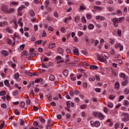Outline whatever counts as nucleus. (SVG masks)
<instances>
[{"instance_id": "45", "label": "nucleus", "mask_w": 129, "mask_h": 129, "mask_svg": "<svg viewBox=\"0 0 129 129\" xmlns=\"http://www.w3.org/2000/svg\"><path fill=\"white\" fill-rule=\"evenodd\" d=\"M128 104H129L128 101L125 100L124 101L123 105H124L125 106L126 105H128Z\"/></svg>"}, {"instance_id": "19", "label": "nucleus", "mask_w": 129, "mask_h": 129, "mask_svg": "<svg viewBox=\"0 0 129 129\" xmlns=\"http://www.w3.org/2000/svg\"><path fill=\"white\" fill-rule=\"evenodd\" d=\"M72 20V17H67L65 19L64 22L66 23V24H68V21H71Z\"/></svg>"}, {"instance_id": "62", "label": "nucleus", "mask_w": 129, "mask_h": 129, "mask_svg": "<svg viewBox=\"0 0 129 129\" xmlns=\"http://www.w3.org/2000/svg\"><path fill=\"white\" fill-rule=\"evenodd\" d=\"M86 107V105L85 104H83V105H81V109H85Z\"/></svg>"}, {"instance_id": "57", "label": "nucleus", "mask_w": 129, "mask_h": 129, "mask_svg": "<svg viewBox=\"0 0 129 129\" xmlns=\"http://www.w3.org/2000/svg\"><path fill=\"white\" fill-rule=\"evenodd\" d=\"M28 55V51L27 50H25L23 52L22 56H27Z\"/></svg>"}, {"instance_id": "53", "label": "nucleus", "mask_w": 129, "mask_h": 129, "mask_svg": "<svg viewBox=\"0 0 129 129\" xmlns=\"http://www.w3.org/2000/svg\"><path fill=\"white\" fill-rule=\"evenodd\" d=\"M12 5H13V6H17L18 5V3L15 2H12L10 4V6H12Z\"/></svg>"}, {"instance_id": "2", "label": "nucleus", "mask_w": 129, "mask_h": 129, "mask_svg": "<svg viewBox=\"0 0 129 129\" xmlns=\"http://www.w3.org/2000/svg\"><path fill=\"white\" fill-rule=\"evenodd\" d=\"M121 116H122V120L124 122H126V121H129V114L126 112H122L121 113Z\"/></svg>"}, {"instance_id": "13", "label": "nucleus", "mask_w": 129, "mask_h": 129, "mask_svg": "<svg viewBox=\"0 0 129 129\" xmlns=\"http://www.w3.org/2000/svg\"><path fill=\"white\" fill-rule=\"evenodd\" d=\"M74 55H76L78 56L79 55V51L78 50V48H76L73 50Z\"/></svg>"}, {"instance_id": "23", "label": "nucleus", "mask_w": 129, "mask_h": 129, "mask_svg": "<svg viewBox=\"0 0 129 129\" xmlns=\"http://www.w3.org/2000/svg\"><path fill=\"white\" fill-rule=\"evenodd\" d=\"M55 47H56V44L55 43H50L49 45V49H53V48H55Z\"/></svg>"}, {"instance_id": "21", "label": "nucleus", "mask_w": 129, "mask_h": 129, "mask_svg": "<svg viewBox=\"0 0 129 129\" xmlns=\"http://www.w3.org/2000/svg\"><path fill=\"white\" fill-rule=\"evenodd\" d=\"M88 29H89V30H93V29H94V25L92 24H90L88 25Z\"/></svg>"}, {"instance_id": "17", "label": "nucleus", "mask_w": 129, "mask_h": 129, "mask_svg": "<svg viewBox=\"0 0 129 129\" xmlns=\"http://www.w3.org/2000/svg\"><path fill=\"white\" fill-rule=\"evenodd\" d=\"M57 52L59 54H63V52H64V50L61 47H58L57 48Z\"/></svg>"}, {"instance_id": "33", "label": "nucleus", "mask_w": 129, "mask_h": 129, "mask_svg": "<svg viewBox=\"0 0 129 129\" xmlns=\"http://www.w3.org/2000/svg\"><path fill=\"white\" fill-rule=\"evenodd\" d=\"M117 35L118 37H121V30L118 29L117 31Z\"/></svg>"}, {"instance_id": "11", "label": "nucleus", "mask_w": 129, "mask_h": 129, "mask_svg": "<svg viewBox=\"0 0 129 129\" xmlns=\"http://www.w3.org/2000/svg\"><path fill=\"white\" fill-rule=\"evenodd\" d=\"M105 18L103 16H98L96 17V20H100V21H104Z\"/></svg>"}, {"instance_id": "42", "label": "nucleus", "mask_w": 129, "mask_h": 129, "mask_svg": "<svg viewBox=\"0 0 129 129\" xmlns=\"http://www.w3.org/2000/svg\"><path fill=\"white\" fill-rule=\"evenodd\" d=\"M33 125L34 126H39V123L38 122V121H35L34 122H33Z\"/></svg>"}, {"instance_id": "1", "label": "nucleus", "mask_w": 129, "mask_h": 129, "mask_svg": "<svg viewBox=\"0 0 129 129\" xmlns=\"http://www.w3.org/2000/svg\"><path fill=\"white\" fill-rule=\"evenodd\" d=\"M125 18L123 17H120V18H114L111 20L112 22H113V25L114 27L115 28H117L118 27V24L120 23H122L123 21H124Z\"/></svg>"}, {"instance_id": "32", "label": "nucleus", "mask_w": 129, "mask_h": 129, "mask_svg": "<svg viewBox=\"0 0 129 129\" xmlns=\"http://www.w3.org/2000/svg\"><path fill=\"white\" fill-rule=\"evenodd\" d=\"M110 54L112 56H113V55L115 54V50L114 49H111V50L110 51Z\"/></svg>"}, {"instance_id": "18", "label": "nucleus", "mask_w": 129, "mask_h": 129, "mask_svg": "<svg viewBox=\"0 0 129 129\" xmlns=\"http://www.w3.org/2000/svg\"><path fill=\"white\" fill-rule=\"evenodd\" d=\"M4 84H5L6 86H7V87H10V86H11V84H10V82L8 80H6L4 81Z\"/></svg>"}, {"instance_id": "5", "label": "nucleus", "mask_w": 129, "mask_h": 129, "mask_svg": "<svg viewBox=\"0 0 129 129\" xmlns=\"http://www.w3.org/2000/svg\"><path fill=\"white\" fill-rule=\"evenodd\" d=\"M115 48L118 49L119 48L120 51H122L123 50V46H122L120 43H116L115 45Z\"/></svg>"}, {"instance_id": "39", "label": "nucleus", "mask_w": 129, "mask_h": 129, "mask_svg": "<svg viewBox=\"0 0 129 129\" xmlns=\"http://www.w3.org/2000/svg\"><path fill=\"white\" fill-rule=\"evenodd\" d=\"M7 94V92L6 91H2L0 92V96H3V95H6Z\"/></svg>"}, {"instance_id": "63", "label": "nucleus", "mask_w": 129, "mask_h": 129, "mask_svg": "<svg viewBox=\"0 0 129 129\" xmlns=\"http://www.w3.org/2000/svg\"><path fill=\"white\" fill-rule=\"evenodd\" d=\"M70 95L71 96H74V92H73V91H70Z\"/></svg>"}, {"instance_id": "35", "label": "nucleus", "mask_w": 129, "mask_h": 129, "mask_svg": "<svg viewBox=\"0 0 129 129\" xmlns=\"http://www.w3.org/2000/svg\"><path fill=\"white\" fill-rule=\"evenodd\" d=\"M22 18H20L18 22V24L20 25V27H23V22H22Z\"/></svg>"}, {"instance_id": "38", "label": "nucleus", "mask_w": 129, "mask_h": 129, "mask_svg": "<svg viewBox=\"0 0 129 129\" xmlns=\"http://www.w3.org/2000/svg\"><path fill=\"white\" fill-rule=\"evenodd\" d=\"M25 102L22 101L21 102L20 106V107H21V108H24L25 107Z\"/></svg>"}, {"instance_id": "6", "label": "nucleus", "mask_w": 129, "mask_h": 129, "mask_svg": "<svg viewBox=\"0 0 129 129\" xmlns=\"http://www.w3.org/2000/svg\"><path fill=\"white\" fill-rule=\"evenodd\" d=\"M102 56L104 59H108L110 55L107 52H103L102 53Z\"/></svg>"}, {"instance_id": "24", "label": "nucleus", "mask_w": 129, "mask_h": 129, "mask_svg": "<svg viewBox=\"0 0 129 129\" xmlns=\"http://www.w3.org/2000/svg\"><path fill=\"white\" fill-rule=\"evenodd\" d=\"M94 10H96V11H102V8H101L99 6H94Z\"/></svg>"}, {"instance_id": "4", "label": "nucleus", "mask_w": 129, "mask_h": 129, "mask_svg": "<svg viewBox=\"0 0 129 129\" xmlns=\"http://www.w3.org/2000/svg\"><path fill=\"white\" fill-rule=\"evenodd\" d=\"M85 41H86L87 45L90 46V45H91V44L94 42V39H92L90 40L88 39V37H86L85 38Z\"/></svg>"}, {"instance_id": "54", "label": "nucleus", "mask_w": 129, "mask_h": 129, "mask_svg": "<svg viewBox=\"0 0 129 129\" xmlns=\"http://www.w3.org/2000/svg\"><path fill=\"white\" fill-rule=\"evenodd\" d=\"M20 121H21L20 125L23 126L25 124V121L24 120L21 119Z\"/></svg>"}, {"instance_id": "64", "label": "nucleus", "mask_w": 129, "mask_h": 129, "mask_svg": "<svg viewBox=\"0 0 129 129\" xmlns=\"http://www.w3.org/2000/svg\"><path fill=\"white\" fill-rule=\"evenodd\" d=\"M78 34V36H83L84 33L83 32L79 31Z\"/></svg>"}, {"instance_id": "12", "label": "nucleus", "mask_w": 129, "mask_h": 129, "mask_svg": "<svg viewBox=\"0 0 129 129\" xmlns=\"http://www.w3.org/2000/svg\"><path fill=\"white\" fill-rule=\"evenodd\" d=\"M90 70H96L98 69V67L95 65H92L90 67Z\"/></svg>"}, {"instance_id": "20", "label": "nucleus", "mask_w": 129, "mask_h": 129, "mask_svg": "<svg viewBox=\"0 0 129 129\" xmlns=\"http://www.w3.org/2000/svg\"><path fill=\"white\" fill-rule=\"evenodd\" d=\"M29 14L31 16V17H32V18H34V17H35V12H34V11H33V10L30 11Z\"/></svg>"}, {"instance_id": "49", "label": "nucleus", "mask_w": 129, "mask_h": 129, "mask_svg": "<svg viewBox=\"0 0 129 129\" xmlns=\"http://www.w3.org/2000/svg\"><path fill=\"white\" fill-rule=\"evenodd\" d=\"M8 44L9 45H11L12 43V40H11L10 38H8L7 40Z\"/></svg>"}, {"instance_id": "14", "label": "nucleus", "mask_w": 129, "mask_h": 129, "mask_svg": "<svg viewBox=\"0 0 129 129\" xmlns=\"http://www.w3.org/2000/svg\"><path fill=\"white\" fill-rule=\"evenodd\" d=\"M114 88L116 90L119 89V82H116L114 84Z\"/></svg>"}, {"instance_id": "46", "label": "nucleus", "mask_w": 129, "mask_h": 129, "mask_svg": "<svg viewBox=\"0 0 129 129\" xmlns=\"http://www.w3.org/2000/svg\"><path fill=\"white\" fill-rule=\"evenodd\" d=\"M81 21L82 22H83V23H86V19H85V17L83 16V17H82Z\"/></svg>"}, {"instance_id": "37", "label": "nucleus", "mask_w": 129, "mask_h": 129, "mask_svg": "<svg viewBox=\"0 0 129 129\" xmlns=\"http://www.w3.org/2000/svg\"><path fill=\"white\" fill-rule=\"evenodd\" d=\"M49 79L51 81H54L55 80V76L54 75H50L49 77Z\"/></svg>"}, {"instance_id": "48", "label": "nucleus", "mask_w": 129, "mask_h": 129, "mask_svg": "<svg viewBox=\"0 0 129 129\" xmlns=\"http://www.w3.org/2000/svg\"><path fill=\"white\" fill-rule=\"evenodd\" d=\"M98 44H99V40H95V42H94V46H97L98 45Z\"/></svg>"}, {"instance_id": "29", "label": "nucleus", "mask_w": 129, "mask_h": 129, "mask_svg": "<svg viewBox=\"0 0 129 129\" xmlns=\"http://www.w3.org/2000/svg\"><path fill=\"white\" fill-rule=\"evenodd\" d=\"M107 106L109 108H112V107H113V104L111 102H109L107 104Z\"/></svg>"}, {"instance_id": "8", "label": "nucleus", "mask_w": 129, "mask_h": 129, "mask_svg": "<svg viewBox=\"0 0 129 129\" xmlns=\"http://www.w3.org/2000/svg\"><path fill=\"white\" fill-rule=\"evenodd\" d=\"M6 31H7L8 33H9V34H13V33H14V31H13L12 28L9 27H7Z\"/></svg>"}, {"instance_id": "26", "label": "nucleus", "mask_w": 129, "mask_h": 129, "mask_svg": "<svg viewBox=\"0 0 129 129\" xmlns=\"http://www.w3.org/2000/svg\"><path fill=\"white\" fill-rule=\"evenodd\" d=\"M63 74L64 76L67 77L68 76V70H64L63 71Z\"/></svg>"}, {"instance_id": "9", "label": "nucleus", "mask_w": 129, "mask_h": 129, "mask_svg": "<svg viewBox=\"0 0 129 129\" xmlns=\"http://www.w3.org/2000/svg\"><path fill=\"white\" fill-rule=\"evenodd\" d=\"M9 9H8V7L7 6H3L1 8V10L3 11L4 13H8V11Z\"/></svg>"}, {"instance_id": "44", "label": "nucleus", "mask_w": 129, "mask_h": 129, "mask_svg": "<svg viewBox=\"0 0 129 129\" xmlns=\"http://www.w3.org/2000/svg\"><path fill=\"white\" fill-rule=\"evenodd\" d=\"M89 81H95V78H94V77L92 76V77L89 78Z\"/></svg>"}, {"instance_id": "41", "label": "nucleus", "mask_w": 129, "mask_h": 129, "mask_svg": "<svg viewBox=\"0 0 129 129\" xmlns=\"http://www.w3.org/2000/svg\"><path fill=\"white\" fill-rule=\"evenodd\" d=\"M112 73L113 76H117V73L114 71V70H112Z\"/></svg>"}, {"instance_id": "55", "label": "nucleus", "mask_w": 129, "mask_h": 129, "mask_svg": "<svg viewBox=\"0 0 129 129\" xmlns=\"http://www.w3.org/2000/svg\"><path fill=\"white\" fill-rule=\"evenodd\" d=\"M82 52L84 54V55H85L86 56H87V55H88V52L85 50H82Z\"/></svg>"}, {"instance_id": "51", "label": "nucleus", "mask_w": 129, "mask_h": 129, "mask_svg": "<svg viewBox=\"0 0 129 129\" xmlns=\"http://www.w3.org/2000/svg\"><path fill=\"white\" fill-rule=\"evenodd\" d=\"M14 112L15 114H17V115H19V114H20V112L17 109L14 110Z\"/></svg>"}, {"instance_id": "60", "label": "nucleus", "mask_w": 129, "mask_h": 129, "mask_svg": "<svg viewBox=\"0 0 129 129\" xmlns=\"http://www.w3.org/2000/svg\"><path fill=\"white\" fill-rule=\"evenodd\" d=\"M20 48L21 50H24V49H25V44L20 45Z\"/></svg>"}, {"instance_id": "40", "label": "nucleus", "mask_w": 129, "mask_h": 129, "mask_svg": "<svg viewBox=\"0 0 129 129\" xmlns=\"http://www.w3.org/2000/svg\"><path fill=\"white\" fill-rule=\"evenodd\" d=\"M47 98L49 101H52V95H51V94H48L47 95Z\"/></svg>"}, {"instance_id": "31", "label": "nucleus", "mask_w": 129, "mask_h": 129, "mask_svg": "<svg viewBox=\"0 0 129 129\" xmlns=\"http://www.w3.org/2000/svg\"><path fill=\"white\" fill-rule=\"evenodd\" d=\"M39 120L42 122V123H45V122H46V120L43 118V117H39Z\"/></svg>"}, {"instance_id": "22", "label": "nucleus", "mask_w": 129, "mask_h": 129, "mask_svg": "<svg viewBox=\"0 0 129 129\" xmlns=\"http://www.w3.org/2000/svg\"><path fill=\"white\" fill-rule=\"evenodd\" d=\"M2 54L4 56H9V52L6 50H2Z\"/></svg>"}, {"instance_id": "27", "label": "nucleus", "mask_w": 129, "mask_h": 129, "mask_svg": "<svg viewBox=\"0 0 129 129\" xmlns=\"http://www.w3.org/2000/svg\"><path fill=\"white\" fill-rule=\"evenodd\" d=\"M109 98L110 99V100H114V99L115 98V96L111 94L109 96Z\"/></svg>"}, {"instance_id": "59", "label": "nucleus", "mask_w": 129, "mask_h": 129, "mask_svg": "<svg viewBox=\"0 0 129 129\" xmlns=\"http://www.w3.org/2000/svg\"><path fill=\"white\" fill-rule=\"evenodd\" d=\"M96 92H101V89L100 88H96L95 89Z\"/></svg>"}, {"instance_id": "7", "label": "nucleus", "mask_w": 129, "mask_h": 129, "mask_svg": "<svg viewBox=\"0 0 129 129\" xmlns=\"http://www.w3.org/2000/svg\"><path fill=\"white\" fill-rule=\"evenodd\" d=\"M66 103H67V108H66V109L68 110V111H70V106H71V103H70V101H67L66 102Z\"/></svg>"}, {"instance_id": "52", "label": "nucleus", "mask_w": 129, "mask_h": 129, "mask_svg": "<svg viewBox=\"0 0 129 129\" xmlns=\"http://www.w3.org/2000/svg\"><path fill=\"white\" fill-rule=\"evenodd\" d=\"M124 92L125 94H129V90L127 89H125L124 90Z\"/></svg>"}, {"instance_id": "56", "label": "nucleus", "mask_w": 129, "mask_h": 129, "mask_svg": "<svg viewBox=\"0 0 129 129\" xmlns=\"http://www.w3.org/2000/svg\"><path fill=\"white\" fill-rule=\"evenodd\" d=\"M60 31H61V33H65V32H66V30L65 29V28H64V27H62L60 29Z\"/></svg>"}, {"instance_id": "15", "label": "nucleus", "mask_w": 129, "mask_h": 129, "mask_svg": "<svg viewBox=\"0 0 129 129\" xmlns=\"http://www.w3.org/2000/svg\"><path fill=\"white\" fill-rule=\"evenodd\" d=\"M15 9L10 8L9 10L8 9L7 11V14H13V13H15Z\"/></svg>"}, {"instance_id": "30", "label": "nucleus", "mask_w": 129, "mask_h": 129, "mask_svg": "<svg viewBox=\"0 0 129 129\" xmlns=\"http://www.w3.org/2000/svg\"><path fill=\"white\" fill-rule=\"evenodd\" d=\"M86 17L88 20H91V18H92V15L90 14H87Z\"/></svg>"}, {"instance_id": "58", "label": "nucleus", "mask_w": 129, "mask_h": 129, "mask_svg": "<svg viewBox=\"0 0 129 129\" xmlns=\"http://www.w3.org/2000/svg\"><path fill=\"white\" fill-rule=\"evenodd\" d=\"M6 22H0V27H5Z\"/></svg>"}, {"instance_id": "34", "label": "nucleus", "mask_w": 129, "mask_h": 129, "mask_svg": "<svg viewBox=\"0 0 129 129\" xmlns=\"http://www.w3.org/2000/svg\"><path fill=\"white\" fill-rule=\"evenodd\" d=\"M14 76L15 79L18 80L19 78H20V74H19V73H16Z\"/></svg>"}, {"instance_id": "28", "label": "nucleus", "mask_w": 129, "mask_h": 129, "mask_svg": "<svg viewBox=\"0 0 129 129\" xmlns=\"http://www.w3.org/2000/svg\"><path fill=\"white\" fill-rule=\"evenodd\" d=\"M75 21L76 23H79V22L80 21V17H79L78 16H76L75 18Z\"/></svg>"}, {"instance_id": "47", "label": "nucleus", "mask_w": 129, "mask_h": 129, "mask_svg": "<svg viewBox=\"0 0 129 129\" xmlns=\"http://www.w3.org/2000/svg\"><path fill=\"white\" fill-rule=\"evenodd\" d=\"M103 111L105 113H107L108 112V108L107 107H104L103 108Z\"/></svg>"}, {"instance_id": "16", "label": "nucleus", "mask_w": 129, "mask_h": 129, "mask_svg": "<svg viewBox=\"0 0 129 129\" xmlns=\"http://www.w3.org/2000/svg\"><path fill=\"white\" fill-rule=\"evenodd\" d=\"M25 8H26V7L25 6V5H22L20 7H19L18 9V12H22V11H23V10H24V9H25Z\"/></svg>"}, {"instance_id": "25", "label": "nucleus", "mask_w": 129, "mask_h": 129, "mask_svg": "<svg viewBox=\"0 0 129 129\" xmlns=\"http://www.w3.org/2000/svg\"><path fill=\"white\" fill-rule=\"evenodd\" d=\"M99 112H93V116H94V117H98Z\"/></svg>"}, {"instance_id": "3", "label": "nucleus", "mask_w": 129, "mask_h": 129, "mask_svg": "<svg viewBox=\"0 0 129 129\" xmlns=\"http://www.w3.org/2000/svg\"><path fill=\"white\" fill-rule=\"evenodd\" d=\"M90 124L91 126L93 127H98L100 125V122L98 121H93L92 120L90 121Z\"/></svg>"}, {"instance_id": "43", "label": "nucleus", "mask_w": 129, "mask_h": 129, "mask_svg": "<svg viewBox=\"0 0 129 129\" xmlns=\"http://www.w3.org/2000/svg\"><path fill=\"white\" fill-rule=\"evenodd\" d=\"M117 15H119V16H121L122 15V12H121V11L118 10L116 11Z\"/></svg>"}, {"instance_id": "61", "label": "nucleus", "mask_w": 129, "mask_h": 129, "mask_svg": "<svg viewBox=\"0 0 129 129\" xmlns=\"http://www.w3.org/2000/svg\"><path fill=\"white\" fill-rule=\"evenodd\" d=\"M53 15L55 18H58V13L57 11L54 12Z\"/></svg>"}, {"instance_id": "36", "label": "nucleus", "mask_w": 129, "mask_h": 129, "mask_svg": "<svg viewBox=\"0 0 129 129\" xmlns=\"http://www.w3.org/2000/svg\"><path fill=\"white\" fill-rule=\"evenodd\" d=\"M40 81H41V82L43 81V79L42 78H39L35 80L34 82L35 83H39Z\"/></svg>"}, {"instance_id": "10", "label": "nucleus", "mask_w": 129, "mask_h": 129, "mask_svg": "<svg viewBox=\"0 0 129 129\" xmlns=\"http://www.w3.org/2000/svg\"><path fill=\"white\" fill-rule=\"evenodd\" d=\"M98 117H99V118L101 120H102V119H104V115H103V114H102L101 112H100L99 113V115H98Z\"/></svg>"}, {"instance_id": "50", "label": "nucleus", "mask_w": 129, "mask_h": 129, "mask_svg": "<svg viewBox=\"0 0 129 129\" xmlns=\"http://www.w3.org/2000/svg\"><path fill=\"white\" fill-rule=\"evenodd\" d=\"M1 107H3V108H7V104L6 103H2L1 104Z\"/></svg>"}]
</instances>
